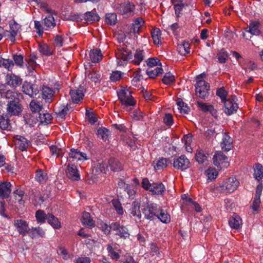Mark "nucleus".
<instances>
[{
    "instance_id": "60",
    "label": "nucleus",
    "mask_w": 263,
    "mask_h": 263,
    "mask_svg": "<svg viewBox=\"0 0 263 263\" xmlns=\"http://www.w3.org/2000/svg\"><path fill=\"white\" fill-rule=\"evenodd\" d=\"M206 176L209 180H213L215 179L218 176V172L214 168H209L206 171Z\"/></svg>"
},
{
    "instance_id": "52",
    "label": "nucleus",
    "mask_w": 263,
    "mask_h": 263,
    "mask_svg": "<svg viewBox=\"0 0 263 263\" xmlns=\"http://www.w3.org/2000/svg\"><path fill=\"white\" fill-rule=\"evenodd\" d=\"M48 214L46 215L45 213L41 210H37L35 213V217L38 222L43 223L47 219L48 220Z\"/></svg>"
},
{
    "instance_id": "33",
    "label": "nucleus",
    "mask_w": 263,
    "mask_h": 263,
    "mask_svg": "<svg viewBox=\"0 0 263 263\" xmlns=\"http://www.w3.org/2000/svg\"><path fill=\"white\" fill-rule=\"evenodd\" d=\"M253 176L257 181L261 180L263 177V166L260 164H256L254 167Z\"/></svg>"
},
{
    "instance_id": "32",
    "label": "nucleus",
    "mask_w": 263,
    "mask_h": 263,
    "mask_svg": "<svg viewBox=\"0 0 263 263\" xmlns=\"http://www.w3.org/2000/svg\"><path fill=\"white\" fill-rule=\"evenodd\" d=\"M89 57L92 62L97 63L102 59V54L100 49H95L90 51Z\"/></svg>"
},
{
    "instance_id": "62",
    "label": "nucleus",
    "mask_w": 263,
    "mask_h": 263,
    "mask_svg": "<svg viewBox=\"0 0 263 263\" xmlns=\"http://www.w3.org/2000/svg\"><path fill=\"white\" fill-rule=\"evenodd\" d=\"M107 250L109 253V255L112 259L118 260L119 259L120 257V254L114 250L110 245H107Z\"/></svg>"
},
{
    "instance_id": "54",
    "label": "nucleus",
    "mask_w": 263,
    "mask_h": 263,
    "mask_svg": "<svg viewBox=\"0 0 263 263\" xmlns=\"http://www.w3.org/2000/svg\"><path fill=\"white\" fill-rule=\"evenodd\" d=\"M124 76V73L120 71L116 70L112 71L110 76V79L111 81L116 82L119 81L122 79Z\"/></svg>"
},
{
    "instance_id": "21",
    "label": "nucleus",
    "mask_w": 263,
    "mask_h": 263,
    "mask_svg": "<svg viewBox=\"0 0 263 263\" xmlns=\"http://www.w3.org/2000/svg\"><path fill=\"white\" fill-rule=\"evenodd\" d=\"M82 223L89 229H92L95 225V221L90 216V214L86 212L82 214L81 218Z\"/></svg>"
},
{
    "instance_id": "46",
    "label": "nucleus",
    "mask_w": 263,
    "mask_h": 263,
    "mask_svg": "<svg viewBox=\"0 0 263 263\" xmlns=\"http://www.w3.org/2000/svg\"><path fill=\"white\" fill-rule=\"evenodd\" d=\"M162 71L163 69L161 67H157L154 69L149 68L147 70L146 73L149 78H154L159 74L162 73Z\"/></svg>"
},
{
    "instance_id": "11",
    "label": "nucleus",
    "mask_w": 263,
    "mask_h": 263,
    "mask_svg": "<svg viewBox=\"0 0 263 263\" xmlns=\"http://www.w3.org/2000/svg\"><path fill=\"white\" fill-rule=\"evenodd\" d=\"M65 173L67 177L73 181H78L80 179V175L77 167L73 165H68Z\"/></svg>"
},
{
    "instance_id": "9",
    "label": "nucleus",
    "mask_w": 263,
    "mask_h": 263,
    "mask_svg": "<svg viewBox=\"0 0 263 263\" xmlns=\"http://www.w3.org/2000/svg\"><path fill=\"white\" fill-rule=\"evenodd\" d=\"M190 166V160L185 155H181L174 160L173 166L177 170L183 171L189 168Z\"/></svg>"
},
{
    "instance_id": "17",
    "label": "nucleus",
    "mask_w": 263,
    "mask_h": 263,
    "mask_svg": "<svg viewBox=\"0 0 263 263\" xmlns=\"http://www.w3.org/2000/svg\"><path fill=\"white\" fill-rule=\"evenodd\" d=\"M70 95L71 100L74 103H79L83 100L84 96L83 90L79 89L71 90Z\"/></svg>"
},
{
    "instance_id": "22",
    "label": "nucleus",
    "mask_w": 263,
    "mask_h": 263,
    "mask_svg": "<svg viewBox=\"0 0 263 263\" xmlns=\"http://www.w3.org/2000/svg\"><path fill=\"white\" fill-rule=\"evenodd\" d=\"M10 28L9 37L12 42H14L15 40V36L20 29L21 26L15 21H13L10 24Z\"/></svg>"
},
{
    "instance_id": "64",
    "label": "nucleus",
    "mask_w": 263,
    "mask_h": 263,
    "mask_svg": "<svg viewBox=\"0 0 263 263\" xmlns=\"http://www.w3.org/2000/svg\"><path fill=\"white\" fill-rule=\"evenodd\" d=\"M50 151L51 154L52 156H55L56 157H59L60 155H62L63 153V151L59 148L57 146L55 145H51L50 146Z\"/></svg>"
},
{
    "instance_id": "41",
    "label": "nucleus",
    "mask_w": 263,
    "mask_h": 263,
    "mask_svg": "<svg viewBox=\"0 0 263 263\" xmlns=\"http://www.w3.org/2000/svg\"><path fill=\"white\" fill-rule=\"evenodd\" d=\"M10 120L8 117L6 116H0V128L3 130L10 129Z\"/></svg>"
},
{
    "instance_id": "24",
    "label": "nucleus",
    "mask_w": 263,
    "mask_h": 263,
    "mask_svg": "<svg viewBox=\"0 0 263 263\" xmlns=\"http://www.w3.org/2000/svg\"><path fill=\"white\" fill-rule=\"evenodd\" d=\"M145 58V51L143 50L138 49L134 54V59L132 60L131 62L136 65H139Z\"/></svg>"
},
{
    "instance_id": "23",
    "label": "nucleus",
    "mask_w": 263,
    "mask_h": 263,
    "mask_svg": "<svg viewBox=\"0 0 263 263\" xmlns=\"http://www.w3.org/2000/svg\"><path fill=\"white\" fill-rule=\"evenodd\" d=\"M198 107L203 111H209L212 115L216 117L217 116V111L214 108L213 106L204 103L202 102H197Z\"/></svg>"
},
{
    "instance_id": "34",
    "label": "nucleus",
    "mask_w": 263,
    "mask_h": 263,
    "mask_svg": "<svg viewBox=\"0 0 263 263\" xmlns=\"http://www.w3.org/2000/svg\"><path fill=\"white\" fill-rule=\"evenodd\" d=\"M108 164L110 169L114 172H118L122 170V166L121 163L115 158H110L108 161Z\"/></svg>"
},
{
    "instance_id": "38",
    "label": "nucleus",
    "mask_w": 263,
    "mask_h": 263,
    "mask_svg": "<svg viewBox=\"0 0 263 263\" xmlns=\"http://www.w3.org/2000/svg\"><path fill=\"white\" fill-rule=\"evenodd\" d=\"M17 140L18 141L17 144L18 145L19 149L22 151L26 150L29 146L30 142L24 137L20 136H18Z\"/></svg>"
},
{
    "instance_id": "35",
    "label": "nucleus",
    "mask_w": 263,
    "mask_h": 263,
    "mask_svg": "<svg viewBox=\"0 0 263 263\" xmlns=\"http://www.w3.org/2000/svg\"><path fill=\"white\" fill-rule=\"evenodd\" d=\"M55 92L51 88L47 86H43L42 89L43 98L45 100H50L53 96Z\"/></svg>"
},
{
    "instance_id": "19",
    "label": "nucleus",
    "mask_w": 263,
    "mask_h": 263,
    "mask_svg": "<svg viewBox=\"0 0 263 263\" xmlns=\"http://www.w3.org/2000/svg\"><path fill=\"white\" fill-rule=\"evenodd\" d=\"M101 230H124V227L118 222L112 223L108 226L106 222L101 221L99 224Z\"/></svg>"
},
{
    "instance_id": "2",
    "label": "nucleus",
    "mask_w": 263,
    "mask_h": 263,
    "mask_svg": "<svg viewBox=\"0 0 263 263\" xmlns=\"http://www.w3.org/2000/svg\"><path fill=\"white\" fill-rule=\"evenodd\" d=\"M141 185L143 189L153 195H163L165 191V186L162 183L156 182L151 183L147 178L142 179Z\"/></svg>"
},
{
    "instance_id": "50",
    "label": "nucleus",
    "mask_w": 263,
    "mask_h": 263,
    "mask_svg": "<svg viewBox=\"0 0 263 263\" xmlns=\"http://www.w3.org/2000/svg\"><path fill=\"white\" fill-rule=\"evenodd\" d=\"M96 171L97 172L105 173L108 171V164L105 161H98L95 166Z\"/></svg>"
},
{
    "instance_id": "39",
    "label": "nucleus",
    "mask_w": 263,
    "mask_h": 263,
    "mask_svg": "<svg viewBox=\"0 0 263 263\" xmlns=\"http://www.w3.org/2000/svg\"><path fill=\"white\" fill-rule=\"evenodd\" d=\"M151 35L153 38L154 44L160 45L161 44V32L159 28H154L151 31Z\"/></svg>"
},
{
    "instance_id": "31",
    "label": "nucleus",
    "mask_w": 263,
    "mask_h": 263,
    "mask_svg": "<svg viewBox=\"0 0 263 263\" xmlns=\"http://www.w3.org/2000/svg\"><path fill=\"white\" fill-rule=\"evenodd\" d=\"M135 9V5L132 3H123L120 5L118 7V11L122 14L133 11Z\"/></svg>"
},
{
    "instance_id": "61",
    "label": "nucleus",
    "mask_w": 263,
    "mask_h": 263,
    "mask_svg": "<svg viewBox=\"0 0 263 263\" xmlns=\"http://www.w3.org/2000/svg\"><path fill=\"white\" fill-rule=\"evenodd\" d=\"M111 203L119 215H122L123 214L124 211L123 208L120 202L118 199L112 200Z\"/></svg>"
},
{
    "instance_id": "30",
    "label": "nucleus",
    "mask_w": 263,
    "mask_h": 263,
    "mask_svg": "<svg viewBox=\"0 0 263 263\" xmlns=\"http://www.w3.org/2000/svg\"><path fill=\"white\" fill-rule=\"evenodd\" d=\"M177 50L181 55H185L189 53L190 52V44L187 42H182L178 44Z\"/></svg>"
},
{
    "instance_id": "59",
    "label": "nucleus",
    "mask_w": 263,
    "mask_h": 263,
    "mask_svg": "<svg viewBox=\"0 0 263 263\" xmlns=\"http://www.w3.org/2000/svg\"><path fill=\"white\" fill-rule=\"evenodd\" d=\"M228 57V54L227 51L222 49L218 51L217 54V58L219 63H224Z\"/></svg>"
},
{
    "instance_id": "53",
    "label": "nucleus",
    "mask_w": 263,
    "mask_h": 263,
    "mask_svg": "<svg viewBox=\"0 0 263 263\" xmlns=\"http://www.w3.org/2000/svg\"><path fill=\"white\" fill-rule=\"evenodd\" d=\"M143 77L141 73L140 69L135 71L133 74V79L132 80V84L133 86H137L138 83L142 79Z\"/></svg>"
},
{
    "instance_id": "5",
    "label": "nucleus",
    "mask_w": 263,
    "mask_h": 263,
    "mask_svg": "<svg viewBox=\"0 0 263 263\" xmlns=\"http://www.w3.org/2000/svg\"><path fill=\"white\" fill-rule=\"evenodd\" d=\"M117 64L119 66H124L126 63L131 61L133 59V55L130 51L124 48H120L116 53Z\"/></svg>"
},
{
    "instance_id": "13",
    "label": "nucleus",
    "mask_w": 263,
    "mask_h": 263,
    "mask_svg": "<svg viewBox=\"0 0 263 263\" xmlns=\"http://www.w3.org/2000/svg\"><path fill=\"white\" fill-rule=\"evenodd\" d=\"M21 107L17 99L11 101L8 104L7 111L11 115H17L21 111Z\"/></svg>"
},
{
    "instance_id": "49",
    "label": "nucleus",
    "mask_w": 263,
    "mask_h": 263,
    "mask_svg": "<svg viewBox=\"0 0 263 263\" xmlns=\"http://www.w3.org/2000/svg\"><path fill=\"white\" fill-rule=\"evenodd\" d=\"M119 185L123 187L127 192L129 198H133L136 193L135 191L129 184H125L124 182H119Z\"/></svg>"
},
{
    "instance_id": "56",
    "label": "nucleus",
    "mask_w": 263,
    "mask_h": 263,
    "mask_svg": "<svg viewBox=\"0 0 263 263\" xmlns=\"http://www.w3.org/2000/svg\"><path fill=\"white\" fill-rule=\"evenodd\" d=\"M85 73L88 78L90 79L92 82L96 83L99 82L100 80L101 75L98 72L93 71L89 73L86 72Z\"/></svg>"
},
{
    "instance_id": "48",
    "label": "nucleus",
    "mask_w": 263,
    "mask_h": 263,
    "mask_svg": "<svg viewBox=\"0 0 263 263\" xmlns=\"http://www.w3.org/2000/svg\"><path fill=\"white\" fill-rule=\"evenodd\" d=\"M14 226L15 228L20 230H27L28 224L27 222L22 219H17L14 221Z\"/></svg>"
},
{
    "instance_id": "3",
    "label": "nucleus",
    "mask_w": 263,
    "mask_h": 263,
    "mask_svg": "<svg viewBox=\"0 0 263 263\" xmlns=\"http://www.w3.org/2000/svg\"><path fill=\"white\" fill-rule=\"evenodd\" d=\"M118 97L122 105L125 107L133 106L136 101L131 95V91L127 87H123L118 91Z\"/></svg>"
},
{
    "instance_id": "14",
    "label": "nucleus",
    "mask_w": 263,
    "mask_h": 263,
    "mask_svg": "<svg viewBox=\"0 0 263 263\" xmlns=\"http://www.w3.org/2000/svg\"><path fill=\"white\" fill-rule=\"evenodd\" d=\"M144 206L141 207L140 206V203L138 201H134L132 204L131 208L129 210V212L130 215L135 217V218H137L138 219H140L142 216V209L143 208Z\"/></svg>"
},
{
    "instance_id": "10",
    "label": "nucleus",
    "mask_w": 263,
    "mask_h": 263,
    "mask_svg": "<svg viewBox=\"0 0 263 263\" xmlns=\"http://www.w3.org/2000/svg\"><path fill=\"white\" fill-rule=\"evenodd\" d=\"M5 81L7 85L15 88L21 84L22 79L13 73H8L5 77Z\"/></svg>"
},
{
    "instance_id": "6",
    "label": "nucleus",
    "mask_w": 263,
    "mask_h": 263,
    "mask_svg": "<svg viewBox=\"0 0 263 263\" xmlns=\"http://www.w3.org/2000/svg\"><path fill=\"white\" fill-rule=\"evenodd\" d=\"M236 96H232L231 98L226 100L224 102V111L228 116H230L235 112L238 108L236 103Z\"/></svg>"
},
{
    "instance_id": "12",
    "label": "nucleus",
    "mask_w": 263,
    "mask_h": 263,
    "mask_svg": "<svg viewBox=\"0 0 263 263\" xmlns=\"http://www.w3.org/2000/svg\"><path fill=\"white\" fill-rule=\"evenodd\" d=\"M23 91L30 97H33L39 92V89L35 85L30 83L25 82L22 86Z\"/></svg>"
},
{
    "instance_id": "51",
    "label": "nucleus",
    "mask_w": 263,
    "mask_h": 263,
    "mask_svg": "<svg viewBox=\"0 0 263 263\" xmlns=\"http://www.w3.org/2000/svg\"><path fill=\"white\" fill-rule=\"evenodd\" d=\"M177 105L178 109L180 113L187 114L189 111V108L181 99H178L177 100Z\"/></svg>"
},
{
    "instance_id": "28",
    "label": "nucleus",
    "mask_w": 263,
    "mask_h": 263,
    "mask_svg": "<svg viewBox=\"0 0 263 263\" xmlns=\"http://www.w3.org/2000/svg\"><path fill=\"white\" fill-rule=\"evenodd\" d=\"M39 50L41 54L45 56H50L53 54V49L47 44L40 43L39 44Z\"/></svg>"
},
{
    "instance_id": "43",
    "label": "nucleus",
    "mask_w": 263,
    "mask_h": 263,
    "mask_svg": "<svg viewBox=\"0 0 263 263\" xmlns=\"http://www.w3.org/2000/svg\"><path fill=\"white\" fill-rule=\"evenodd\" d=\"M84 18L87 23H91L94 21H98L99 16L93 12L88 11L85 13Z\"/></svg>"
},
{
    "instance_id": "58",
    "label": "nucleus",
    "mask_w": 263,
    "mask_h": 263,
    "mask_svg": "<svg viewBox=\"0 0 263 263\" xmlns=\"http://www.w3.org/2000/svg\"><path fill=\"white\" fill-rule=\"evenodd\" d=\"M117 15L114 13H107L105 16L106 22L110 25H114L117 21Z\"/></svg>"
},
{
    "instance_id": "27",
    "label": "nucleus",
    "mask_w": 263,
    "mask_h": 263,
    "mask_svg": "<svg viewBox=\"0 0 263 263\" xmlns=\"http://www.w3.org/2000/svg\"><path fill=\"white\" fill-rule=\"evenodd\" d=\"M144 23L145 22L142 17H139L136 18L132 24L134 33L135 34L139 33Z\"/></svg>"
},
{
    "instance_id": "15",
    "label": "nucleus",
    "mask_w": 263,
    "mask_h": 263,
    "mask_svg": "<svg viewBox=\"0 0 263 263\" xmlns=\"http://www.w3.org/2000/svg\"><path fill=\"white\" fill-rule=\"evenodd\" d=\"M11 184L10 182H0V198H7L11 193Z\"/></svg>"
},
{
    "instance_id": "29",
    "label": "nucleus",
    "mask_w": 263,
    "mask_h": 263,
    "mask_svg": "<svg viewBox=\"0 0 263 263\" xmlns=\"http://www.w3.org/2000/svg\"><path fill=\"white\" fill-rule=\"evenodd\" d=\"M229 224L231 228L238 229L242 224L241 219L239 216L235 215L230 218Z\"/></svg>"
},
{
    "instance_id": "18",
    "label": "nucleus",
    "mask_w": 263,
    "mask_h": 263,
    "mask_svg": "<svg viewBox=\"0 0 263 263\" xmlns=\"http://www.w3.org/2000/svg\"><path fill=\"white\" fill-rule=\"evenodd\" d=\"M246 31L252 35H258L260 34V23L258 21H251L249 26V29H246Z\"/></svg>"
},
{
    "instance_id": "20",
    "label": "nucleus",
    "mask_w": 263,
    "mask_h": 263,
    "mask_svg": "<svg viewBox=\"0 0 263 263\" xmlns=\"http://www.w3.org/2000/svg\"><path fill=\"white\" fill-rule=\"evenodd\" d=\"M69 156L70 158L78 161H84L88 159L86 153L73 148L70 149Z\"/></svg>"
},
{
    "instance_id": "1",
    "label": "nucleus",
    "mask_w": 263,
    "mask_h": 263,
    "mask_svg": "<svg viewBox=\"0 0 263 263\" xmlns=\"http://www.w3.org/2000/svg\"><path fill=\"white\" fill-rule=\"evenodd\" d=\"M239 185V181L234 177L224 180L216 187V190L221 193L227 194L235 191Z\"/></svg>"
},
{
    "instance_id": "26",
    "label": "nucleus",
    "mask_w": 263,
    "mask_h": 263,
    "mask_svg": "<svg viewBox=\"0 0 263 263\" xmlns=\"http://www.w3.org/2000/svg\"><path fill=\"white\" fill-rule=\"evenodd\" d=\"M51 13L48 12L49 13V15H48L43 21V24L44 25V27H46V29L48 30L51 28L54 27L55 26V23L54 21V18L53 16L52 15V14L53 13V11L51 9Z\"/></svg>"
},
{
    "instance_id": "37",
    "label": "nucleus",
    "mask_w": 263,
    "mask_h": 263,
    "mask_svg": "<svg viewBox=\"0 0 263 263\" xmlns=\"http://www.w3.org/2000/svg\"><path fill=\"white\" fill-rule=\"evenodd\" d=\"M47 221L54 229H59L61 228V222L52 214H48Z\"/></svg>"
},
{
    "instance_id": "16",
    "label": "nucleus",
    "mask_w": 263,
    "mask_h": 263,
    "mask_svg": "<svg viewBox=\"0 0 263 263\" xmlns=\"http://www.w3.org/2000/svg\"><path fill=\"white\" fill-rule=\"evenodd\" d=\"M221 147L222 150L226 152L230 151L233 147L232 139L227 133H223Z\"/></svg>"
},
{
    "instance_id": "55",
    "label": "nucleus",
    "mask_w": 263,
    "mask_h": 263,
    "mask_svg": "<svg viewBox=\"0 0 263 263\" xmlns=\"http://www.w3.org/2000/svg\"><path fill=\"white\" fill-rule=\"evenodd\" d=\"M13 66V63L11 60L9 59H2L0 60V67H3L11 70Z\"/></svg>"
},
{
    "instance_id": "4",
    "label": "nucleus",
    "mask_w": 263,
    "mask_h": 263,
    "mask_svg": "<svg viewBox=\"0 0 263 263\" xmlns=\"http://www.w3.org/2000/svg\"><path fill=\"white\" fill-rule=\"evenodd\" d=\"M204 73H202L197 77L198 80L196 85V95L202 99H204L209 95V89L210 88L209 84L204 80L199 79L204 76Z\"/></svg>"
},
{
    "instance_id": "36",
    "label": "nucleus",
    "mask_w": 263,
    "mask_h": 263,
    "mask_svg": "<svg viewBox=\"0 0 263 263\" xmlns=\"http://www.w3.org/2000/svg\"><path fill=\"white\" fill-rule=\"evenodd\" d=\"M195 158L199 163H203L208 159V154L202 149H198L196 152Z\"/></svg>"
},
{
    "instance_id": "63",
    "label": "nucleus",
    "mask_w": 263,
    "mask_h": 263,
    "mask_svg": "<svg viewBox=\"0 0 263 263\" xmlns=\"http://www.w3.org/2000/svg\"><path fill=\"white\" fill-rule=\"evenodd\" d=\"M167 165V160L165 158H161L157 162L155 166L156 170H162Z\"/></svg>"
},
{
    "instance_id": "40",
    "label": "nucleus",
    "mask_w": 263,
    "mask_h": 263,
    "mask_svg": "<svg viewBox=\"0 0 263 263\" xmlns=\"http://www.w3.org/2000/svg\"><path fill=\"white\" fill-rule=\"evenodd\" d=\"M35 180L40 183H44L48 179L47 174L42 170H38L36 171Z\"/></svg>"
},
{
    "instance_id": "47",
    "label": "nucleus",
    "mask_w": 263,
    "mask_h": 263,
    "mask_svg": "<svg viewBox=\"0 0 263 263\" xmlns=\"http://www.w3.org/2000/svg\"><path fill=\"white\" fill-rule=\"evenodd\" d=\"M52 119V116L50 114L40 112L39 116V120L42 124H48Z\"/></svg>"
},
{
    "instance_id": "42",
    "label": "nucleus",
    "mask_w": 263,
    "mask_h": 263,
    "mask_svg": "<svg viewBox=\"0 0 263 263\" xmlns=\"http://www.w3.org/2000/svg\"><path fill=\"white\" fill-rule=\"evenodd\" d=\"M97 135L98 137L102 139L103 141H106L108 140L110 132L109 130L106 128H100L97 131Z\"/></svg>"
},
{
    "instance_id": "25",
    "label": "nucleus",
    "mask_w": 263,
    "mask_h": 263,
    "mask_svg": "<svg viewBox=\"0 0 263 263\" xmlns=\"http://www.w3.org/2000/svg\"><path fill=\"white\" fill-rule=\"evenodd\" d=\"M159 219L163 223H167L170 221V215L167 212L159 207V212L157 213L156 219Z\"/></svg>"
},
{
    "instance_id": "8",
    "label": "nucleus",
    "mask_w": 263,
    "mask_h": 263,
    "mask_svg": "<svg viewBox=\"0 0 263 263\" xmlns=\"http://www.w3.org/2000/svg\"><path fill=\"white\" fill-rule=\"evenodd\" d=\"M144 217L147 219H156L157 213L159 212V207L154 203L148 204L142 209Z\"/></svg>"
},
{
    "instance_id": "45",
    "label": "nucleus",
    "mask_w": 263,
    "mask_h": 263,
    "mask_svg": "<svg viewBox=\"0 0 263 263\" xmlns=\"http://www.w3.org/2000/svg\"><path fill=\"white\" fill-rule=\"evenodd\" d=\"M175 81V76L170 72L166 73L162 79L163 83L167 85L173 84Z\"/></svg>"
},
{
    "instance_id": "57",
    "label": "nucleus",
    "mask_w": 263,
    "mask_h": 263,
    "mask_svg": "<svg viewBox=\"0 0 263 263\" xmlns=\"http://www.w3.org/2000/svg\"><path fill=\"white\" fill-rule=\"evenodd\" d=\"M30 108L32 112H39L42 108V105L39 102L32 100L30 103Z\"/></svg>"
},
{
    "instance_id": "7",
    "label": "nucleus",
    "mask_w": 263,
    "mask_h": 263,
    "mask_svg": "<svg viewBox=\"0 0 263 263\" xmlns=\"http://www.w3.org/2000/svg\"><path fill=\"white\" fill-rule=\"evenodd\" d=\"M213 159L214 165L221 169L226 168L229 165L228 157L221 152H216Z\"/></svg>"
},
{
    "instance_id": "44",
    "label": "nucleus",
    "mask_w": 263,
    "mask_h": 263,
    "mask_svg": "<svg viewBox=\"0 0 263 263\" xmlns=\"http://www.w3.org/2000/svg\"><path fill=\"white\" fill-rule=\"evenodd\" d=\"M29 3H34L36 6H40L45 12L51 13V9L49 8L46 3L42 2L41 0H27Z\"/></svg>"
}]
</instances>
